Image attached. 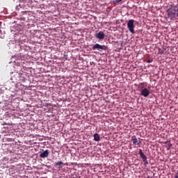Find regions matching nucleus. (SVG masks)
Returning <instances> with one entry per match:
<instances>
[{"label": "nucleus", "instance_id": "f257e3e1", "mask_svg": "<svg viewBox=\"0 0 178 178\" xmlns=\"http://www.w3.org/2000/svg\"><path fill=\"white\" fill-rule=\"evenodd\" d=\"M167 17L170 20H175L178 16V8L176 6H171L167 10Z\"/></svg>", "mask_w": 178, "mask_h": 178}, {"label": "nucleus", "instance_id": "f03ea898", "mask_svg": "<svg viewBox=\"0 0 178 178\" xmlns=\"http://www.w3.org/2000/svg\"><path fill=\"white\" fill-rule=\"evenodd\" d=\"M92 49L93 51L97 50L99 52H102V51H106V49H108V47L97 43L92 46Z\"/></svg>", "mask_w": 178, "mask_h": 178}, {"label": "nucleus", "instance_id": "7ed1b4c3", "mask_svg": "<svg viewBox=\"0 0 178 178\" xmlns=\"http://www.w3.org/2000/svg\"><path fill=\"white\" fill-rule=\"evenodd\" d=\"M134 19H129L127 22V28L131 34H134L136 31H134Z\"/></svg>", "mask_w": 178, "mask_h": 178}, {"label": "nucleus", "instance_id": "20e7f679", "mask_svg": "<svg viewBox=\"0 0 178 178\" xmlns=\"http://www.w3.org/2000/svg\"><path fill=\"white\" fill-rule=\"evenodd\" d=\"M140 95L142 97H145V98H147L148 95H149V90L147 88H144V86H142V90H140Z\"/></svg>", "mask_w": 178, "mask_h": 178}, {"label": "nucleus", "instance_id": "39448f33", "mask_svg": "<svg viewBox=\"0 0 178 178\" xmlns=\"http://www.w3.org/2000/svg\"><path fill=\"white\" fill-rule=\"evenodd\" d=\"M95 37L97 38V40H104L105 38V33L103 31H99L98 33H95Z\"/></svg>", "mask_w": 178, "mask_h": 178}, {"label": "nucleus", "instance_id": "423d86ee", "mask_svg": "<svg viewBox=\"0 0 178 178\" xmlns=\"http://www.w3.org/2000/svg\"><path fill=\"white\" fill-rule=\"evenodd\" d=\"M131 140H133V144L134 145L140 146V143H141V140H140V138L138 140V139H137V137H136V136H134L131 137Z\"/></svg>", "mask_w": 178, "mask_h": 178}, {"label": "nucleus", "instance_id": "0eeeda50", "mask_svg": "<svg viewBox=\"0 0 178 178\" xmlns=\"http://www.w3.org/2000/svg\"><path fill=\"white\" fill-rule=\"evenodd\" d=\"M48 156H49V150L46 149L45 151L41 152L40 154V158H48Z\"/></svg>", "mask_w": 178, "mask_h": 178}, {"label": "nucleus", "instance_id": "6e6552de", "mask_svg": "<svg viewBox=\"0 0 178 178\" xmlns=\"http://www.w3.org/2000/svg\"><path fill=\"white\" fill-rule=\"evenodd\" d=\"M139 155L140 158L143 159V161H145L147 159V156L144 154V152H143V149H139Z\"/></svg>", "mask_w": 178, "mask_h": 178}, {"label": "nucleus", "instance_id": "1a4fd4ad", "mask_svg": "<svg viewBox=\"0 0 178 178\" xmlns=\"http://www.w3.org/2000/svg\"><path fill=\"white\" fill-rule=\"evenodd\" d=\"M93 137H94V141H99V140H100L99 134H95Z\"/></svg>", "mask_w": 178, "mask_h": 178}, {"label": "nucleus", "instance_id": "9d476101", "mask_svg": "<svg viewBox=\"0 0 178 178\" xmlns=\"http://www.w3.org/2000/svg\"><path fill=\"white\" fill-rule=\"evenodd\" d=\"M60 165H63V162L58 161V162L54 163V166H56H56H59L58 168H62V167H60Z\"/></svg>", "mask_w": 178, "mask_h": 178}, {"label": "nucleus", "instance_id": "9b49d317", "mask_svg": "<svg viewBox=\"0 0 178 178\" xmlns=\"http://www.w3.org/2000/svg\"><path fill=\"white\" fill-rule=\"evenodd\" d=\"M172 143H168V144H167V145H166V148H167V149H168V151H169V149H170V148H172Z\"/></svg>", "mask_w": 178, "mask_h": 178}, {"label": "nucleus", "instance_id": "f8f14e48", "mask_svg": "<svg viewBox=\"0 0 178 178\" xmlns=\"http://www.w3.org/2000/svg\"><path fill=\"white\" fill-rule=\"evenodd\" d=\"M122 1L123 0H113V3L114 4L119 3V2H122Z\"/></svg>", "mask_w": 178, "mask_h": 178}, {"label": "nucleus", "instance_id": "ddd939ff", "mask_svg": "<svg viewBox=\"0 0 178 178\" xmlns=\"http://www.w3.org/2000/svg\"><path fill=\"white\" fill-rule=\"evenodd\" d=\"M143 162H144L145 166H147L148 165V160H143Z\"/></svg>", "mask_w": 178, "mask_h": 178}, {"label": "nucleus", "instance_id": "4468645a", "mask_svg": "<svg viewBox=\"0 0 178 178\" xmlns=\"http://www.w3.org/2000/svg\"><path fill=\"white\" fill-rule=\"evenodd\" d=\"M152 58H149L148 60H147V63H152Z\"/></svg>", "mask_w": 178, "mask_h": 178}, {"label": "nucleus", "instance_id": "2eb2a0df", "mask_svg": "<svg viewBox=\"0 0 178 178\" xmlns=\"http://www.w3.org/2000/svg\"><path fill=\"white\" fill-rule=\"evenodd\" d=\"M175 178H178V173L175 175Z\"/></svg>", "mask_w": 178, "mask_h": 178}, {"label": "nucleus", "instance_id": "dca6fc26", "mask_svg": "<svg viewBox=\"0 0 178 178\" xmlns=\"http://www.w3.org/2000/svg\"><path fill=\"white\" fill-rule=\"evenodd\" d=\"M145 83H140V86H144Z\"/></svg>", "mask_w": 178, "mask_h": 178}, {"label": "nucleus", "instance_id": "f3484780", "mask_svg": "<svg viewBox=\"0 0 178 178\" xmlns=\"http://www.w3.org/2000/svg\"><path fill=\"white\" fill-rule=\"evenodd\" d=\"M147 178H149V177H147Z\"/></svg>", "mask_w": 178, "mask_h": 178}]
</instances>
